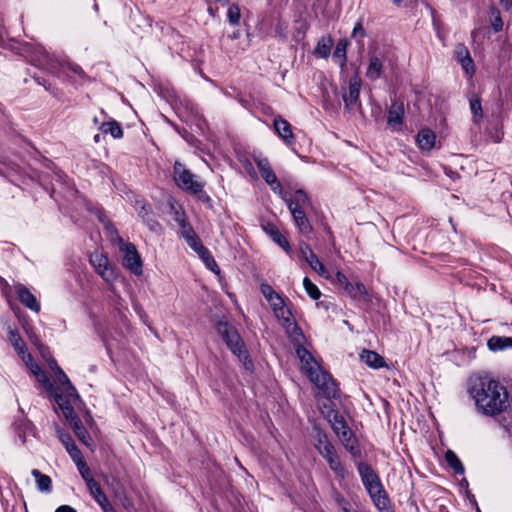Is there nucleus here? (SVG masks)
<instances>
[{
	"instance_id": "f257e3e1",
	"label": "nucleus",
	"mask_w": 512,
	"mask_h": 512,
	"mask_svg": "<svg viewBox=\"0 0 512 512\" xmlns=\"http://www.w3.org/2000/svg\"><path fill=\"white\" fill-rule=\"evenodd\" d=\"M468 392L474 399L478 411L484 415L500 414L509 406L506 388L489 376L471 378Z\"/></svg>"
},
{
	"instance_id": "f03ea898",
	"label": "nucleus",
	"mask_w": 512,
	"mask_h": 512,
	"mask_svg": "<svg viewBox=\"0 0 512 512\" xmlns=\"http://www.w3.org/2000/svg\"><path fill=\"white\" fill-rule=\"evenodd\" d=\"M296 354L301 361L302 370L310 381L322 391L328 399H336L339 389L331 374L322 370L313 355L303 346H298Z\"/></svg>"
},
{
	"instance_id": "7ed1b4c3",
	"label": "nucleus",
	"mask_w": 512,
	"mask_h": 512,
	"mask_svg": "<svg viewBox=\"0 0 512 512\" xmlns=\"http://www.w3.org/2000/svg\"><path fill=\"white\" fill-rule=\"evenodd\" d=\"M29 61L36 67L48 71L49 73H57L58 61L41 45H29L26 48ZM61 70L67 75L73 73L81 78H85L86 74L83 69L76 63L65 62L60 64Z\"/></svg>"
},
{
	"instance_id": "20e7f679",
	"label": "nucleus",
	"mask_w": 512,
	"mask_h": 512,
	"mask_svg": "<svg viewBox=\"0 0 512 512\" xmlns=\"http://www.w3.org/2000/svg\"><path fill=\"white\" fill-rule=\"evenodd\" d=\"M298 232L303 236H309L313 232V227L306 215V209L312 206V202L307 193L298 189L291 196H283Z\"/></svg>"
},
{
	"instance_id": "39448f33",
	"label": "nucleus",
	"mask_w": 512,
	"mask_h": 512,
	"mask_svg": "<svg viewBox=\"0 0 512 512\" xmlns=\"http://www.w3.org/2000/svg\"><path fill=\"white\" fill-rule=\"evenodd\" d=\"M216 331L228 349L242 362L244 368L249 371L253 370L254 364L236 327L227 321L219 320L216 323Z\"/></svg>"
},
{
	"instance_id": "423d86ee",
	"label": "nucleus",
	"mask_w": 512,
	"mask_h": 512,
	"mask_svg": "<svg viewBox=\"0 0 512 512\" xmlns=\"http://www.w3.org/2000/svg\"><path fill=\"white\" fill-rule=\"evenodd\" d=\"M315 431V449L327 461L329 468L334 472V474L340 479H345L346 470L341 463L334 445L328 439V436L324 431L318 428H316Z\"/></svg>"
},
{
	"instance_id": "0eeeda50",
	"label": "nucleus",
	"mask_w": 512,
	"mask_h": 512,
	"mask_svg": "<svg viewBox=\"0 0 512 512\" xmlns=\"http://www.w3.org/2000/svg\"><path fill=\"white\" fill-rule=\"evenodd\" d=\"M174 180L179 188L192 193L200 194L203 189V184L194 179V174L185 168L180 162H175L173 167Z\"/></svg>"
},
{
	"instance_id": "6e6552de",
	"label": "nucleus",
	"mask_w": 512,
	"mask_h": 512,
	"mask_svg": "<svg viewBox=\"0 0 512 512\" xmlns=\"http://www.w3.org/2000/svg\"><path fill=\"white\" fill-rule=\"evenodd\" d=\"M120 251L123 253V265L133 274L139 276L143 273L142 259L132 243H126L119 238Z\"/></svg>"
},
{
	"instance_id": "1a4fd4ad",
	"label": "nucleus",
	"mask_w": 512,
	"mask_h": 512,
	"mask_svg": "<svg viewBox=\"0 0 512 512\" xmlns=\"http://www.w3.org/2000/svg\"><path fill=\"white\" fill-rule=\"evenodd\" d=\"M254 161L261 177L270 186L271 190L274 193L279 194L282 198L283 196H288L283 193L282 185L274 173L268 159L265 157H255Z\"/></svg>"
},
{
	"instance_id": "9d476101",
	"label": "nucleus",
	"mask_w": 512,
	"mask_h": 512,
	"mask_svg": "<svg viewBox=\"0 0 512 512\" xmlns=\"http://www.w3.org/2000/svg\"><path fill=\"white\" fill-rule=\"evenodd\" d=\"M89 262L95 269L96 273L100 275L105 282L111 283L115 280L116 276L114 270L105 254L99 251H94L89 256Z\"/></svg>"
},
{
	"instance_id": "9b49d317",
	"label": "nucleus",
	"mask_w": 512,
	"mask_h": 512,
	"mask_svg": "<svg viewBox=\"0 0 512 512\" xmlns=\"http://www.w3.org/2000/svg\"><path fill=\"white\" fill-rule=\"evenodd\" d=\"M361 78L358 71H356L349 79L348 92L343 94V101L345 109L349 112L353 111L355 107L361 108L360 103V89H361Z\"/></svg>"
},
{
	"instance_id": "f8f14e48",
	"label": "nucleus",
	"mask_w": 512,
	"mask_h": 512,
	"mask_svg": "<svg viewBox=\"0 0 512 512\" xmlns=\"http://www.w3.org/2000/svg\"><path fill=\"white\" fill-rule=\"evenodd\" d=\"M13 289L21 304L33 312L38 313L40 311V303L35 295L24 284L16 283L13 285Z\"/></svg>"
},
{
	"instance_id": "ddd939ff",
	"label": "nucleus",
	"mask_w": 512,
	"mask_h": 512,
	"mask_svg": "<svg viewBox=\"0 0 512 512\" xmlns=\"http://www.w3.org/2000/svg\"><path fill=\"white\" fill-rule=\"evenodd\" d=\"M135 208L138 211V216L147 225L149 230L155 233L161 231L162 227L160 223L156 220L155 215L150 206L145 205L141 201H136Z\"/></svg>"
},
{
	"instance_id": "4468645a",
	"label": "nucleus",
	"mask_w": 512,
	"mask_h": 512,
	"mask_svg": "<svg viewBox=\"0 0 512 512\" xmlns=\"http://www.w3.org/2000/svg\"><path fill=\"white\" fill-rule=\"evenodd\" d=\"M405 109L401 101H392L388 110L387 125L393 130H397L403 124Z\"/></svg>"
},
{
	"instance_id": "2eb2a0df",
	"label": "nucleus",
	"mask_w": 512,
	"mask_h": 512,
	"mask_svg": "<svg viewBox=\"0 0 512 512\" xmlns=\"http://www.w3.org/2000/svg\"><path fill=\"white\" fill-rule=\"evenodd\" d=\"M262 228L273 242L279 245L286 253L289 254L291 252V246L288 240L274 224L266 223L265 225H262Z\"/></svg>"
},
{
	"instance_id": "dca6fc26",
	"label": "nucleus",
	"mask_w": 512,
	"mask_h": 512,
	"mask_svg": "<svg viewBox=\"0 0 512 512\" xmlns=\"http://www.w3.org/2000/svg\"><path fill=\"white\" fill-rule=\"evenodd\" d=\"M357 471L365 489L371 487L374 483L380 480L378 474L365 462H359L357 464Z\"/></svg>"
},
{
	"instance_id": "f3484780",
	"label": "nucleus",
	"mask_w": 512,
	"mask_h": 512,
	"mask_svg": "<svg viewBox=\"0 0 512 512\" xmlns=\"http://www.w3.org/2000/svg\"><path fill=\"white\" fill-rule=\"evenodd\" d=\"M274 129L278 136L287 144H292L294 141V135L292 132L291 124L283 119L282 117H277L274 119Z\"/></svg>"
},
{
	"instance_id": "a211bd4d",
	"label": "nucleus",
	"mask_w": 512,
	"mask_h": 512,
	"mask_svg": "<svg viewBox=\"0 0 512 512\" xmlns=\"http://www.w3.org/2000/svg\"><path fill=\"white\" fill-rule=\"evenodd\" d=\"M416 142L421 151H431L435 146L436 135L429 128L421 129L417 134Z\"/></svg>"
},
{
	"instance_id": "6ab92c4d",
	"label": "nucleus",
	"mask_w": 512,
	"mask_h": 512,
	"mask_svg": "<svg viewBox=\"0 0 512 512\" xmlns=\"http://www.w3.org/2000/svg\"><path fill=\"white\" fill-rule=\"evenodd\" d=\"M71 428L79 441L87 447H91L93 440L79 417H74Z\"/></svg>"
},
{
	"instance_id": "aec40b11",
	"label": "nucleus",
	"mask_w": 512,
	"mask_h": 512,
	"mask_svg": "<svg viewBox=\"0 0 512 512\" xmlns=\"http://www.w3.org/2000/svg\"><path fill=\"white\" fill-rule=\"evenodd\" d=\"M383 72V60L379 58L378 56H371L369 58V64L366 69V77L371 80L375 81L379 79Z\"/></svg>"
},
{
	"instance_id": "412c9836",
	"label": "nucleus",
	"mask_w": 512,
	"mask_h": 512,
	"mask_svg": "<svg viewBox=\"0 0 512 512\" xmlns=\"http://www.w3.org/2000/svg\"><path fill=\"white\" fill-rule=\"evenodd\" d=\"M360 357H361V360L367 366H369L373 369H379L386 365L384 358L375 351L363 350Z\"/></svg>"
},
{
	"instance_id": "4be33fe9",
	"label": "nucleus",
	"mask_w": 512,
	"mask_h": 512,
	"mask_svg": "<svg viewBox=\"0 0 512 512\" xmlns=\"http://www.w3.org/2000/svg\"><path fill=\"white\" fill-rule=\"evenodd\" d=\"M277 318L282 321V327L285 329L287 334L302 335V331L293 318L291 310L283 313V316H277Z\"/></svg>"
},
{
	"instance_id": "5701e85b",
	"label": "nucleus",
	"mask_w": 512,
	"mask_h": 512,
	"mask_svg": "<svg viewBox=\"0 0 512 512\" xmlns=\"http://www.w3.org/2000/svg\"><path fill=\"white\" fill-rule=\"evenodd\" d=\"M326 418L335 434L349 427L344 417L337 410L329 409Z\"/></svg>"
},
{
	"instance_id": "b1692460",
	"label": "nucleus",
	"mask_w": 512,
	"mask_h": 512,
	"mask_svg": "<svg viewBox=\"0 0 512 512\" xmlns=\"http://www.w3.org/2000/svg\"><path fill=\"white\" fill-rule=\"evenodd\" d=\"M93 499L98 503V505L103 509L110 505V502L103 492L100 484L97 481H91L90 486L87 487Z\"/></svg>"
},
{
	"instance_id": "393cba45",
	"label": "nucleus",
	"mask_w": 512,
	"mask_h": 512,
	"mask_svg": "<svg viewBox=\"0 0 512 512\" xmlns=\"http://www.w3.org/2000/svg\"><path fill=\"white\" fill-rule=\"evenodd\" d=\"M487 346L491 351H501L507 348H512V337L506 336H492Z\"/></svg>"
},
{
	"instance_id": "a878e982",
	"label": "nucleus",
	"mask_w": 512,
	"mask_h": 512,
	"mask_svg": "<svg viewBox=\"0 0 512 512\" xmlns=\"http://www.w3.org/2000/svg\"><path fill=\"white\" fill-rule=\"evenodd\" d=\"M55 401L59 405L60 409L63 411L64 416L66 417L67 421L71 426L73 418L79 416L75 413L70 401L65 399L64 396L58 393H55Z\"/></svg>"
},
{
	"instance_id": "bb28decb",
	"label": "nucleus",
	"mask_w": 512,
	"mask_h": 512,
	"mask_svg": "<svg viewBox=\"0 0 512 512\" xmlns=\"http://www.w3.org/2000/svg\"><path fill=\"white\" fill-rule=\"evenodd\" d=\"M347 45H348L347 40H345V39L340 40L337 43L335 50L333 52V55H332L334 62L336 64H338L341 69H343L345 67L346 62H347V53H346Z\"/></svg>"
},
{
	"instance_id": "cd10ccee",
	"label": "nucleus",
	"mask_w": 512,
	"mask_h": 512,
	"mask_svg": "<svg viewBox=\"0 0 512 512\" xmlns=\"http://www.w3.org/2000/svg\"><path fill=\"white\" fill-rule=\"evenodd\" d=\"M333 46L331 37H321L314 49V55L319 58H328Z\"/></svg>"
},
{
	"instance_id": "c85d7f7f",
	"label": "nucleus",
	"mask_w": 512,
	"mask_h": 512,
	"mask_svg": "<svg viewBox=\"0 0 512 512\" xmlns=\"http://www.w3.org/2000/svg\"><path fill=\"white\" fill-rule=\"evenodd\" d=\"M36 480L37 489L41 492L49 493L52 490V480L48 475L42 474L38 469L31 471Z\"/></svg>"
},
{
	"instance_id": "c756f323",
	"label": "nucleus",
	"mask_w": 512,
	"mask_h": 512,
	"mask_svg": "<svg viewBox=\"0 0 512 512\" xmlns=\"http://www.w3.org/2000/svg\"><path fill=\"white\" fill-rule=\"evenodd\" d=\"M469 105L472 114V119L475 124H479L483 119V109L481 99L477 95H472L469 98Z\"/></svg>"
},
{
	"instance_id": "7c9ffc66",
	"label": "nucleus",
	"mask_w": 512,
	"mask_h": 512,
	"mask_svg": "<svg viewBox=\"0 0 512 512\" xmlns=\"http://www.w3.org/2000/svg\"><path fill=\"white\" fill-rule=\"evenodd\" d=\"M8 339L19 356L26 353V344L18 331L10 329Z\"/></svg>"
},
{
	"instance_id": "2f4dec72",
	"label": "nucleus",
	"mask_w": 512,
	"mask_h": 512,
	"mask_svg": "<svg viewBox=\"0 0 512 512\" xmlns=\"http://www.w3.org/2000/svg\"><path fill=\"white\" fill-rule=\"evenodd\" d=\"M445 460L449 467L458 475H463L465 472L464 466L459 457L451 450H448L445 454Z\"/></svg>"
},
{
	"instance_id": "473e14b6",
	"label": "nucleus",
	"mask_w": 512,
	"mask_h": 512,
	"mask_svg": "<svg viewBox=\"0 0 512 512\" xmlns=\"http://www.w3.org/2000/svg\"><path fill=\"white\" fill-rule=\"evenodd\" d=\"M100 129L105 134H111V136L115 139H120L123 136V130L121 126L115 120L102 123Z\"/></svg>"
},
{
	"instance_id": "72a5a7b5",
	"label": "nucleus",
	"mask_w": 512,
	"mask_h": 512,
	"mask_svg": "<svg viewBox=\"0 0 512 512\" xmlns=\"http://www.w3.org/2000/svg\"><path fill=\"white\" fill-rule=\"evenodd\" d=\"M268 303L270 304V306L273 310V313L276 317L283 316V313L290 310L285 305L284 299L279 294H277L274 298H272Z\"/></svg>"
},
{
	"instance_id": "f704fd0d",
	"label": "nucleus",
	"mask_w": 512,
	"mask_h": 512,
	"mask_svg": "<svg viewBox=\"0 0 512 512\" xmlns=\"http://www.w3.org/2000/svg\"><path fill=\"white\" fill-rule=\"evenodd\" d=\"M205 266L212 272L219 273V266L212 256L211 252L205 248L199 255Z\"/></svg>"
},
{
	"instance_id": "c9c22d12",
	"label": "nucleus",
	"mask_w": 512,
	"mask_h": 512,
	"mask_svg": "<svg viewBox=\"0 0 512 512\" xmlns=\"http://www.w3.org/2000/svg\"><path fill=\"white\" fill-rule=\"evenodd\" d=\"M344 290L350 297L354 299H357L362 295H367L366 287L362 283H356L355 285L347 283V286L344 287Z\"/></svg>"
},
{
	"instance_id": "e433bc0d",
	"label": "nucleus",
	"mask_w": 512,
	"mask_h": 512,
	"mask_svg": "<svg viewBox=\"0 0 512 512\" xmlns=\"http://www.w3.org/2000/svg\"><path fill=\"white\" fill-rule=\"evenodd\" d=\"M77 466V469L81 475V477L83 478V480L86 482V485L87 487L90 486V483L91 481H96L92 475H91V470L90 468L88 467L87 463L85 462V460H81L80 462L76 463L75 464Z\"/></svg>"
},
{
	"instance_id": "4c0bfd02",
	"label": "nucleus",
	"mask_w": 512,
	"mask_h": 512,
	"mask_svg": "<svg viewBox=\"0 0 512 512\" xmlns=\"http://www.w3.org/2000/svg\"><path fill=\"white\" fill-rule=\"evenodd\" d=\"M303 286L305 288L306 293L312 299L317 300L321 297V292L319 288L308 277H305L303 279Z\"/></svg>"
},
{
	"instance_id": "58836bf2",
	"label": "nucleus",
	"mask_w": 512,
	"mask_h": 512,
	"mask_svg": "<svg viewBox=\"0 0 512 512\" xmlns=\"http://www.w3.org/2000/svg\"><path fill=\"white\" fill-rule=\"evenodd\" d=\"M343 446L353 457L360 458L362 456V452L356 436H353L350 438V440H347Z\"/></svg>"
},
{
	"instance_id": "ea45409f",
	"label": "nucleus",
	"mask_w": 512,
	"mask_h": 512,
	"mask_svg": "<svg viewBox=\"0 0 512 512\" xmlns=\"http://www.w3.org/2000/svg\"><path fill=\"white\" fill-rule=\"evenodd\" d=\"M376 508L389 504L390 498L388 493L383 489L379 493H374L370 496Z\"/></svg>"
},
{
	"instance_id": "a19ab883",
	"label": "nucleus",
	"mask_w": 512,
	"mask_h": 512,
	"mask_svg": "<svg viewBox=\"0 0 512 512\" xmlns=\"http://www.w3.org/2000/svg\"><path fill=\"white\" fill-rule=\"evenodd\" d=\"M309 266L319 275H324L326 269L323 263L319 260L315 253H311L309 259L306 261Z\"/></svg>"
},
{
	"instance_id": "79ce46f5",
	"label": "nucleus",
	"mask_w": 512,
	"mask_h": 512,
	"mask_svg": "<svg viewBox=\"0 0 512 512\" xmlns=\"http://www.w3.org/2000/svg\"><path fill=\"white\" fill-rule=\"evenodd\" d=\"M490 16L492 18L491 25L495 32H499L503 28V21L497 8H490Z\"/></svg>"
},
{
	"instance_id": "37998d69",
	"label": "nucleus",
	"mask_w": 512,
	"mask_h": 512,
	"mask_svg": "<svg viewBox=\"0 0 512 512\" xmlns=\"http://www.w3.org/2000/svg\"><path fill=\"white\" fill-rule=\"evenodd\" d=\"M55 434L65 448L68 447L70 443L74 442L71 435L58 425H55Z\"/></svg>"
},
{
	"instance_id": "c03bdc74",
	"label": "nucleus",
	"mask_w": 512,
	"mask_h": 512,
	"mask_svg": "<svg viewBox=\"0 0 512 512\" xmlns=\"http://www.w3.org/2000/svg\"><path fill=\"white\" fill-rule=\"evenodd\" d=\"M228 21L231 25H237L240 21V9L238 5L233 4L227 11Z\"/></svg>"
},
{
	"instance_id": "a18cd8bd",
	"label": "nucleus",
	"mask_w": 512,
	"mask_h": 512,
	"mask_svg": "<svg viewBox=\"0 0 512 512\" xmlns=\"http://www.w3.org/2000/svg\"><path fill=\"white\" fill-rule=\"evenodd\" d=\"M65 449L75 464L84 459L80 449L76 446L75 442L70 443V445Z\"/></svg>"
},
{
	"instance_id": "49530a36",
	"label": "nucleus",
	"mask_w": 512,
	"mask_h": 512,
	"mask_svg": "<svg viewBox=\"0 0 512 512\" xmlns=\"http://www.w3.org/2000/svg\"><path fill=\"white\" fill-rule=\"evenodd\" d=\"M37 381L41 383V385L47 390L51 391L53 389V385L48 377V375L40 369V372H36L33 374Z\"/></svg>"
},
{
	"instance_id": "de8ad7c7",
	"label": "nucleus",
	"mask_w": 512,
	"mask_h": 512,
	"mask_svg": "<svg viewBox=\"0 0 512 512\" xmlns=\"http://www.w3.org/2000/svg\"><path fill=\"white\" fill-rule=\"evenodd\" d=\"M459 63L461 64L465 74L468 77H472L474 75L475 68H474V62H473V59L471 58V55H469L465 59L459 61Z\"/></svg>"
},
{
	"instance_id": "09e8293b",
	"label": "nucleus",
	"mask_w": 512,
	"mask_h": 512,
	"mask_svg": "<svg viewBox=\"0 0 512 512\" xmlns=\"http://www.w3.org/2000/svg\"><path fill=\"white\" fill-rule=\"evenodd\" d=\"M21 358L24 361L25 365L30 369L32 374L40 372V366L34 362L33 357L30 353L26 352L24 355L21 356Z\"/></svg>"
},
{
	"instance_id": "8fccbe9b",
	"label": "nucleus",
	"mask_w": 512,
	"mask_h": 512,
	"mask_svg": "<svg viewBox=\"0 0 512 512\" xmlns=\"http://www.w3.org/2000/svg\"><path fill=\"white\" fill-rule=\"evenodd\" d=\"M186 243L188 244V246L194 250L198 255L206 248L200 238L196 235L190 239H187L186 240Z\"/></svg>"
},
{
	"instance_id": "3c124183",
	"label": "nucleus",
	"mask_w": 512,
	"mask_h": 512,
	"mask_svg": "<svg viewBox=\"0 0 512 512\" xmlns=\"http://www.w3.org/2000/svg\"><path fill=\"white\" fill-rule=\"evenodd\" d=\"M365 36H366V32H365V30H364V28H363V25H362L361 20H359V21L355 24V26H354V28H353V30H352L351 37H352L353 39H355L357 42H361V41H362V39H363Z\"/></svg>"
},
{
	"instance_id": "603ef678",
	"label": "nucleus",
	"mask_w": 512,
	"mask_h": 512,
	"mask_svg": "<svg viewBox=\"0 0 512 512\" xmlns=\"http://www.w3.org/2000/svg\"><path fill=\"white\" fill-rule=\"evenodd\" d=\"M455 58L457 61H461L470 55L468 48L464 44H457L455 47Z\"/></svg>"
},
{
	"instance_id": "864d4df0",
	"label": "nucleus",
	"mask_w": 512,
	"mask_h": 512,
	"mask_svg": "<svg viewBox=\"0 0 512 512\" xmlns=\"http://www.w3.org/2000/svg\"><path fill=\"white\" fill-rule=\"evenodd\" d=\"M260 291L262 295L265 297L267 302H269L272 298H274L278 293L274 291V289L266 283H262L260 285Z\"/></svg>"
},
{
	"instance_id": "5fc2aeb1",
	"label": "nucleus",
	"mask_w": 512,
	"mask_h": 512,
	"mask_svg": "<svg viewBox=\"0 0 512 512\" xmlns=\"http://www.w3.org/2000/svg\"><path fill=\"white\" fill-rule=\"evenodd\" d=\"M180 235L181 237H183L185 239V241L187 239H190L194 236H196L197 234L195 233L193 227L191 226V224H187V225H183V228L180 229Z\"/></svg>"
},
{
	"instance_id": "6e6d98bb",
	"label": "nucleus",
	"mask_w": 512,
	"mask_h": 512,
	"mask_svg": "<svg viewBox=\"0 0 512 512\" xmlns=\"http://www.w3.org/2000/svg\"><path fill=\"white\" fill-rule=\"evenodd\" d=\"M64 391L66 393L65 399H79V394L76 390V388L72 385V383L68 384L67 386L63 387Z\"/></svg>"
},
{
	"instance_id": "4d7b16f0",
	"label": "nucleus",
	"mask_w": 512,
	"mask_h": 512,
	"mask_svg": "<svg viewBox=\"0 0 512 512\" xmlns=\"http://www.w3.org/2000/svg\"><path fill=\"white\" fill-rule=\"evenodd\" d=\"M171 211L175 222H179L182 218L186 216L184 210L181 207L176 206L174 204L171 205Z\"/></svg>"
},
{
	"instance_id": "13d9d810",
	"label": "nucleus",
	"mask_w": 512,
	"mask_h": 512,
	"mask_svg": "<svg viewBox=\"0 0 512 512\" xmlns=\"http://www.w3.org/2000/svg\"><path fill=\"white\" fill-rule=\"evenodd\" d=\"M336 435L340 438L343 445L346 443L347 440H350V438L355 436L354 433L351 431L350 427H347L346 429L340 431Z\"/></svg>"
},
{
	"instance_id": "bf43d9fd",
	"label": "nucleus",
	"mask_w": 512,
	"mask_h": 512,
	"mask_svg": "<svg viewBox=\"0 0 512 512\" xmlns=\"http://www.w3.org/2000/svg\"><path fill=\"white\" fill-rule=\"evenodd\" d=\"M336 435L340 438L343 445L346 443L347 440H350V438L355 436L354 433L351 431L350 427H347L346 429L340 431Z\"/></svg>"
},
{
	"instance_id": "052dcab7",
	"label": "nucleus",
	"mask_w": 512,
	"mask_h": 512,
	"mask_svg": "<svg viewBox=\"0 0 512 512\" xmlns=\"http://www.w3.org/2000/svg\"><path fill=\"white\" fill-rule=\"evenodd\" d=\"M299 253H300V256L305 259V261H307L309 259V256L311 253H314L312 251V249L310 248V246L306 243H302L300 245V250H299Z\"/></svg>"
},
{
	"instance_id": "680f3d73",
	"label": "nucleus",
	"mask_w": 512,
	"mask_h": 512,
	"mask_svg": "<svg viewBox=\"0 0 512 512\" xmlns=\"http://www.w3.org/2000/svg\"><path fill=\"white\" fill-rule=\"evenodd\" d=\"M57 375L58 380L63 387L71 383L68 376L63 372V370L60 367H57Z\"/></svg>"
},
{
	"instance_id": "e2e57ef3",
	"label": "nucleus",
	"mask_w": 512,
	"mask_h": 512,
	"mask_svg": "<svg viewBox=\"0 0 512 512\" xmlns=\"http://www.w3.org/2000/svg\"><path fill=\"white\" fill-rule=\"evenodd\" d=\"M383 489H384V487H383V485L381 483V480H379L376 483H374V485H372L371 487H368L366 489V491H367L368 495L371 496L374 493H379Z\"/></svg>"
},
{
	"instance_id": "0e129e2a",
	"label": "nucleus",
	"mask_w": 512,
	"mask_h": 512,
	"mask_svg": "<svg viewBox=\"0 0 512 512\" xmlns=\"http://www.w3.org/2000/svg\"><path fill=\"white\" fill-rule=\"evenodd\" d=\"M337 280L343 286V288L347 286V283H350L347 277L341 272L337 273Z\"/></svg>"
},
{
	"instance_id": "69168bd1",
	"label": "nucleus",
	"mask_w": 512,
	"mask_h": 512,
	"mask_svg": "<svg viewBox=\"0 0 512 512\" xmlns=\"http://www.w3.org/2000/svg\"><path fill=\"white\" fill-rule=\"evenodd\" d=\"M55 512H77V511L69 505H61L55 510Z\"/></svg>"
},
{
	"instance_id": "338daca9",
	"label": "nucleus",
	"mask_w": 512,
	"mask_h": 512,
	"mask_svg": "<svg viewBox=\"0 0 512 512\" xmlns=\"http://www.w3.org/2000/svg\"><path fill=\"white\" fill-rule=\"evenodd\" d=\"M35 80L37 81V83L39 85H42L44 86V88L47 90V91H51V85L49 83H47V81L45 79H40L38 77H35Z\"/></svg>"
},
{
	"instance_id": "774afa93",
	"label": "nucleus",
	"mask_w": 512,
	"mask_h": 512,
	"mask_svg": "<svg viewBox=\"0 0 512 512\" xmlns=\"http://www.w3.org/2000/svg\"><path fill=\"white\" fill-rule=\"evenodd\" d=\"M377 509L379 510V512H395L391 506V501L389 502V504L378 507Z\"/></svg>"
}]
</instances>
